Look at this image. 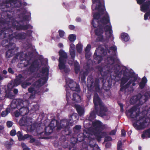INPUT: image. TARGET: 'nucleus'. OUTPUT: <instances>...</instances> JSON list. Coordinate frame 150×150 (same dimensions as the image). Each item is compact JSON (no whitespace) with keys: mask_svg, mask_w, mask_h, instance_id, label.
<instances>
[{"mask_svg":"<svg viewBox=\"0 0 150 150\" xmlns=\"http://www.w3.org/2000/svg\"><path fill=\"white\" fill-rule=\"evenodd\" d=\"M103 8L104 11L103 13H102L100 12L97 9H96V7L95 8V10L98 11V12H96L93 14V19L92 20L91 24L94 28H97L98 26V24H99V19L101 16H102L104 14V11L105 10V7Z\"/></svg>","mask_w":150,"mask_h":150,"instance_id":"obj_9","label":"nucleus"},{"mask_svg":"<svg viewBox=\"0 0 150 150\" xmlns=\"http://www.w3.org/2000/svg\"><path fill=\"white\" fill-rule=\"evenodd\" d=\"M93 102L95 106V111L98 115L100 117L106 116L107 111V107L105 106L98 94L94 93L93 97Z\"/></svg>","mask_w":150,"mask_h":150,"instance_id":"obj_2","label":"nucleus"},{"mask_svg":"<svg viewBox=\"0 0 150 150\" xmlns=\"http://www.w3.org/2000/svg\"><path fill=\"white\" fill-rule=\"evenodd\" d=\"M39 66V64L37 60L33 61L28 68V70L31 73L35 72Z\"/></svg>","mask_w":150,"mask_h":150,"instance_id":"obj_19","label":"nucleus"},{"mask_svg":"<svg viewBox=\"0 0 150 150\" xmlns=\"http://www.w3.org/2000/svg\"><path fill=\"white\" fill-rule=\"evenodd\" d=\"M131 76L129 75L128 76H123L121 79L120 86H122L124 85V84L126 83L128 81L129 79L130 78H133L134 73H130Z\"/></svg>","mask_w":150,"mask_h":150,"instance_id":"obj_25","label":"nucleus"},{"mask_svg":"<svg viewBox=\"0 0 150 150\" xmlns=\"http://www.w3.org/2000/svg\"><path fill=\"white\" fill-rule=\"evenodd\" d=\"M99 26L98 28L95 30V34L97 35H103V26L102 25H100L98 24V27Z\"/></svg>","mask_w":150,"mask_h":150,"instance_id":"obj_33","label":"nucleus"},{"mask_svg":"<svg viewBox=\"0 0 150 150\" xmlns=\"http://www.w3.org/2000/svg\"><path fill=\"white\" fill-rule=\"evenodd\" d=\"M1 17L0 18V25H3L4 27H6L7 25L9 27L12 17L9 16V17H7L4 13H2Z\"/></svg>","mask_w":150,"mask_h":150,"instance_id":"obj_13","label":"nucleus"},{"mask_svg":"<svg viewBox=\"0 0 150 150\" xmlns=\"http://www.w3.org/2000/svg\"><path fill=\"white\" fill-rule=\"evenodd\" d=\"M16 134L19 141L25 140L26 139L28 138L29 136L28 134H26L23 136L21 131H18Z\"/></svg>","mask_w":150,"mask_h":150,"instance_id":"obj_36","label":"nucleus"},{"mask_svg":"<svg viewBox=\"0 0 150 150\" xmlns=\"http://www.w3.org/2000/svg\"><path fill=\"white\" fill-rule=\"evenodd\" d=\"M83 133H81L78 134L77 136V138L72 137L71 139V143L75 144L76 143L77 141L81 142L84 141L86 139L88 142L92 138V135L90 133L89 130L84 129Z\"/></svg>","mask_w":150,"mask_h":150,"instance_id":"obj_7","label":"nucleus"},{"mask_svg":"<svg viewBox=\"0 0 150 150\" xmlns=\"http://www.w3.org/2000/svg\"><path fill=\"white\" fill-rule=\"evenodd\" d=\"M150 8V0L144 2L141 6V10L142 11H147Z\"/></svg>","mask_w":150,"mask_h":150,"instance_id":"obj_29","label":"nucleus"},{"mask_svg":"<svg viewBox=\"0 0 150 150\" xmlns=\"http://www.w3.org/2000/svg\"><path fill=\"white\" fill-rule=\"evenodd\" d=\"M49 69L47 67H42L41 72L43 74H45L46 76H48L49 75Z\"/></svg>","mask_w":150,"mask_h":150,"instance_id":"obj_50","label":"nucleus"},{"mask_svg":"<svg viewBox=\"0 0 150 150\" xmlns=\"http://www.w3.org/2000/svg\"><path fill=\"white\" fill-rule=\"evenodd\" d=\"M114 56H109L107 57L106 62L108 64L112 65L114 63L115 58Z\"/></svg>","mask_w":150,"mask_h":150,"instance_id":"obj_41","label":"nucleus"},{"mask_svg":"<svg viewBox=\"0 0 150 150\" xmlns=\"http://www.w3.org/2000/svg\"><path fill=\"white\" fill-rule=\"evenodd\" d=\"M96 136V139L98 142H100L101 140V139L102 137H106L107 133L106 132H99L96 133L94 134Z\"/></svg>","mask_w":150,"mask_h":150,"instance_id":"obj_31","label":"nucleus"},{"mask_svg":"<svg viewBox=\"0 0 150 150\" xmlns=\"http://www.w3.org/2000/svg\"><path fill=\"white\" fill-rule=\"evenodd\" d=\"M47 81L46 78H43L42 79H40L38 80L35 81L33 85L35 86L37 88H39L43 85H44Z\"/></svg>","mask_w":150,"mask_h":150,"instance_id":"obj_23","label":"nucleus"},{"mask_svg":"<svg viewBox=\"0 0 150 150\" xmlns=\"http://www.w3.org/2000/svg\"><path fill=\"white\" fill-rule=\"evenodd\" d=\"M121 39L123 41L127 42L129 40V37L127 33H122L121 34Z\"/></svg>","mask_w":150,"mask_h":150,"instance_id":"obj_42","label":"nucleus"},{"mask_svg":"<svg viewBox=\"0 0 150 150\" xmlns=\"http://www.w3.org/2000/svg\"><path fill=\"white\" fill-rule=\"evenodd\" d=\"M89 145L92 148V150H100L98 145L96 144L95 139L93 138L89 142Z\"/></svg>","mask_w":150,"mask_h":150,"instance_id":"obj_22","label":"nucleus"},{"mask_svg":"<svg viewBox=\"0 0 150 150\" xmlns=\"http://www.w3.org/2000/svg\"><path fill=\"white\" fill-rule=\"evenodd\" d=\"M107 78H101V82L103 83V89L105 91H108L111 88V84L109 83V81H108V84L106 85L104 82L105 79Z\"/></svg>","mask_w":150,"mask_h":150,"instance_id":"obj_35","label":"nucleus"},{"mask_svg":"<svg viewBox=\"0 0 150 150\" xmlns=\"http://www.w3.org/2000/svg\"><path fill=\"white\" fill-rule=\"evenodd\" d=\"M141 136L143 139H144L146 137L150 138V128L144 131Z\"/></svg>","mask_w":150,"mask_h":150,"instance_id":"obj_43","label":"nucleus"},{"mask_svg":"<svg viewBox=\"0 0 150 150\" xmlns=\"http://www.w3.org/2000/svg\"><path fill=\"white\" fill-rule=\"evenodd\" d=\"M30 123L28 124V126H27V129H28L30 132H32L35 130L36 128V127L34 124L31 123L30 125Z\"/></svg>","mask_w":150,"mask_h":150,"instance_id":"obj_49","label":"nucleus"},{"mask_svg":"<svg viewBox=\"0 0 150 150\" xmlns=\"http://www.w3.org/2000/svg\"><path fill=\"white\" fill-rule=\"evenodd\" d=\"M137 106H133L128 110V113H126V114L127 115L129 114L130 118L134 119L136 121V122L133 124V126L134 127H136L138 129L139 125L137 124V123L142 120L144 117L142 116H139L140 112H137Z\"/></svg>","mask_w":150,"mask_h":150,"instance_id":"obj_5","label":"nucleus"},{"mask_svg":"<svg viewBox=\"0 0 150 150\" xmlns=\"http://www.w3.org/2000/svg\"><path fill=\"white\" fill-rule=\"evenodd\" d=\"M33 31L32 30H28L27 31L26 33V38L27 36L28 37H30L32 35V33Z\"/></svg>","mask_w":150,"mask_h":150,"instance_id":"obj_62","label":"nucleus"},{"mask_svg":"<svg viewBox=\"0 0 150 150\" xmlns=\"http://www.w3.org/2000/svg\"><path fill=\"white\" fill-rule=\"evenodd\" d=\"M21 84L22 87L24 88H26L27 86L31 85V83L26 81L22 82Z\"/></svg>","mask_w":150,"mask_h":150,"instance_id":"obj_54","label":"nucleus"},{"mask_svg":"<svg viewBox=\"0 0 150 150\" xmlns=\"http://www.w3.org/2000/svg\"><path fill=\"white\" fill-rule=\"evenodd\" d=\"M110 49L114 51L115 54H113V56H116V54L115 52L117 50L116 46H112L110 47Z\"/></svg>","mask_w":150,"mask_h":150,"instance_id":"obj_63","label":"nucleus"},{"mask_svg":"<svg viewBox=\"0 0 150 150\" xmlns=\"http://www.w3.org/2000/svg\"><path fill=\"white\" fill-rule=\"evenodd\" d=\"M24 79V76L21 74H18L16 76V78L14 80L13 83L14 85H9L8 84V88H9L10 86H11V88H12L14 86H17L20 84L23 81Z\"/></svg>","mask_w":150,"mask_h":150,"instance_id":"obj_14","label":"nucleus"},{"mask_svg":"<svg viewBox=\"0 0 150 150\" xmlns=\"http://www.w3.org/2000/svg\"><path fill=\"white\" fill-rule=\"evenodd\" d=\"M29 118L22 117L19 122V123L21 126H28L30 122Z\"/></svg>","mask_w":150,"mask_h":150,"instance_id":"obj_27","label":"nucleus"},{"mask_svg":"<svg viewBox=\"0 0 150 150\" xmlns=\"http://www.w3.org/2000/svg\"><path fill=\"white\" fill-rule=\"evenodd\" d=\"M71 81V82L73 83V84H74V86H75V87H71V86L70 85V90L73 91H76L77 92H80V89L79 85L77 84L76 82L74 81Z\"/></svg>","mask_w":150,"mask_h":150,"instance_id":"obj_38","label":"nucleus"},{"mask_svg":"<svg viewBox=\"0 0 150 150\" xmlns=\"http://www.w3.org/2000/svg\"><path fill=\"white\" fill-rule=\"evenodd\" d=\"M74 71L76 74L78 73L80 69V67L79 62L77 61L75 62L74 63Z\"/></svg>","mask_w":150,"mask_h":150,"instance_id":"obj_46","label":"nucleus"},{"mask_svg":"<svg viewBox=\"0 0 150 150\" xmlns=\"http://www.w3.org/2000/svg\"><path fill=\"white\" fill-rule=\"evenodd\" d=\"M96 117V115L95 112H92L90 114V115L89 117L90 120L94 119Z\"/></svg>","mask_w":150,"mask_h":150,"instance_id":"obj_61","label":"nucleus"},{"mask_svg":"<svg viewBox=\"0 0 150 150\" xmlns=\"http://www.w3.org/2000/svg\"><path fill=\"white\" fill-rule=\"evenodd\" d=\"M23 100L21 99H13L11 103V107L13 109L16 108L19 109L21 106L23 105Z\"/></svg>","mask_w":150,"mask_h":150,"instance_id":"obj_15","label":"nucleus"},{"mask_svg":"<svg viewBox=\"0 0 150 150\" xmlns=\"http://www.w3.org/2000/svg\"><path fill=\"white\" fill-rule=\"evenodd\" d=\"M58 122L57 120L53 119L48 126L45 127V134L46 136H49L52 132L53 129L57 126Z\"/></svg>","mask_w":150,"mask_h":150,"instance_id":"obj_10","label":"nucleus"},{"mask_svg":"<svg viewBox=\"0 0 150 150\" xmlns=\"http://www.w3.org/2000/svg\"><path fill=\"white\" fill-rule=\"evenodd\" d=\"M5 96L6 97L11 99H13L14 98V95L12 94V93L10 92L8 93L6 92Z\"/></svg>","mask_w":150,"mask_h":150,"instance_id":"obj_58","label":"nucleus"},{"mask_svg":"<svg viewBox=\"0 0 150 150\" xmlns=\"http://www.w3.org/2000/svg\"><path fill=\"white\" fill-rule=\"evenodd\" d=\"M88 71H83L82 73L81 72L79 74V78L81 79V82L83 84L86 83V77L88 75Z\"/></svg>","mask_w":150,"mask_h":150,"instance_id":"obj_30","label":"nucleus"},{"mask_svg":"<svg viewBox=\"0 0 150 150\" xmlns=\"http://www.w3.org/2000/svg\"><path fill=\"white\" fill-rule=\"evenodd\" d=\"M72 100L76 103H80L81 101V97L76 93H74L73 94Z\"/></svg>","mask_w":150,"mask_h":150,"instance_id":"obj_40","label":"nucleus"},{"mask_svg":"<svg viewBox=\"0 0 150 150\" xmlns=\"http://www.w3.org/2000/svg\"><path fill=\"white\" fill-rule=\"evenodd\" d=\"M69 52L71 56V58L73 60L75 57V49H69Z\"/></svg>","mask_w":150,"mask_h":150,"instance_id":"obj_53","label":"nucleus"},{"mask_svg":"<svg viewBox=\"0 0 150 150\" xmlns=\"http://www.w3.org/2000/svg\"><path fill=\"white\" fill-rule=\"evenodd\" d=\"M77 116L76 115H72L69 117V120L67 119H63L61 120L59 127H57V129L60 130L61 128L64 129V131L65 132L64 134L66 135H69L71 133V131L70 129V125H71L74 123L77 119Z\"/></svg>","mask_w":150,"mask_h":150,"instance_id":"obj_3","label":"nucleus"},{"mask_svg":"<svg viewBox=\"0 0 150 150\" xmlns=\"http://www.w3.org/2000/svg\"><path fill=\"white\" fill-rule=\"evenodd\" d=\"M91 83H88L87 82V87L88 90V91H93L94 86H93V81L92 79L90 80Z\"/></svg>","mask_w":150,"mask_h":150,"instance_id":"obj_47","label":"nucleus"},{"mask_svg":"<svg viewBox=\"0 0 150 150\" xmlns=\"http://www.w3.org/2000/svg\"><path fill=\"white\" fill-rule=\"evenodd\" d=\"M103 3L102 4L100 0H92V2L93 4H95L96 2L98 4H96V9H97L100 12L103 13L104 11V8L105 7L104 1H103Z\"/></svg>","mask_w":150,"mask_h":150,"instance_id":"obj_16","label":"nucleus"},{"mask_svg":"<svg viewBox=\"0 0 150 150\" xmlns=\"http://www.w3.org/2000/svg\"><path fill=\"white\" fill-rule=\"evenodd\" d=\"M69 40L71 42H74L76 39V36L75 35H70L69 36Z\"/></svg>","mask_w":150,"mask_h":150,"instance_id":"obj_57","label":"nucleus"},{"mask_svg":"<svg viewBox=\"0 0 150 150\" xmlns=\"http://www.w3.org/2000/svg\"><path fill=\"white\" fill-rule=\"evenodd\" d=\"M21 4V1L18 0H6L0 4V9L2 11V13H4L7 17H9V16H11L8 14V13L14 12V8L19 7Z\"/></svg>","mask_w":150,"mask_h":150,"instance_id":"obj_1","label":"nucleus"},{"mask_svg":"<svg viewBox=\"0 0 150 150\" xmlns=\"http://www.w3.org/2000/svg\"><path fill=\"white\" fill-rule=\"evenodd\" d=\"M59 56L58 59L59 69L60 70H64V72L67 73L70 71V69L66 65L67 59L68 58L67 53L63 50L61 49L59 52Z\"/></svg>","mask_w":150,"mask_h":150,"instance_id":"obj_4","label":"nucleus"},{"mask_svg":"<svg viewBox=\"0 0 150 150\" xmlns=\"http://www.w3.org/2000/svg\"><path fill=\"white\" fill-rule=\"evenodd\" d=\"M75 108L79 115L81 116L83 115L84 113V109L80 105H76Z\"/></svg>","mask_w":150,"mask_h":150,"instance_id":"obj_37","label":"nucleus"},{"mask_svg":"<svg viewBox=\"0 0 150 150\" xmlns=\"http://www.w3.org/2000/svg\"><path fill=\"white\" fill-rule=\"evenodd\" d=\"M98 36L96 39V41L97 42L102 41L103 39V35H97Z\"/></svg>","mask_w":150,"mask_h":150,"instance_id":"obj_59","label":"nucleus"},{"mask_svg":"<svg viewBox=\"0 0 150 150\" xmlns=\"http://www.w3.org/2000/svg\"><path fill=\"white\" fill-rule=\"evenodd\" d=\"M22 20L17 21L15 20L12 17L8 27L11 28L13 27L17 31L25 30L29 29H32L33 27L30 24L23 25L21 24L23 23Z\"/></svg>","mask_w":150,"mask_h":150,"instance_id":"obj_6","label":"nucleus"},{"mask_svg":"<svg viewBox=\"0 0 150 150\" xmlns=\"http://www.w3.org/2000/svg\"><path fill=\"white\" fill-rule=\"evenodd\" d=\"M65 87H66V88L65 89L66 91V97L67 100V104H68V100H69L70 96V89L68 88V87L67 86V85H65Z\"/></svg>","mask_w":150,"mask_h":150,"instance_id":"obj_48","label":"nucleus"},{"mask_svg":"<svg viewBox=\"0 0 150 150\" xmlns=\"http://www.w3.org/2000/svg\"><path fill=\"white\" fill-rule=\"evenodd\" d=\"M58 33L61 38H62L64 36L65 33L63 30H59L58 31Z\"/></svg>","mask_w":150,"mask_h":150,"instance_id":"obj_64","label":"nucleus"},{"mask_svg":"<svg viewBox=\"0 0 150 150\" xmlns=\"http://www.w3.org/2000/svg\"><path fill=\"white\" fill-rule=\"evenodd\" d=\"M101 78H105L103 77H100L99 78H96L94 83V86L95 91L98 93L100 92L101 91L99 85V83L100 81H101V79L100 80V79Z\"/></svg>","mask_w":150,"mask_h":150,"instance_id":"obj_28","label":"nucleus"},{"mask_svg":"<svg viewBox=\"0 0 150 150\" xmlns=\"http://www.w3.org/2000/svg\"><path fill=\"white\" fill-rule=\"evenodd\" d=\"M112 27L111 25H107L103 26V29H104L105 34L108 36L109 38H110L112 36Z\"/></svg>","mask_w":150,"mask_h":150,"instance_id":"obj_21","label":"nucleus"},{"mask_svg":"<svg viewBox=\"0 0 150 150\" xmlns=\"http://www.w3.org/2000/svg\"><path fill=\"white\" fill-rule=\"evenodd\" d=\"M23 105H22L20 106L19 109V111L20 112L21 115L24 116L27 115L29 112V110L28 107H26L23 106Z\"/></svg>","mask_w":150,"mask_h":150,"instance_id":"obj_32","label":"nucleus"},{"mask_svg":"<svg viewBox=\"0 0 150 150\" xmlns=\"http://www.w3.org/2000/svg\"><path fill=\"white\" fill-rule=\"evenodd\" d=\"M94 60L95 62L98 64L100 63L102 61L103 58L101 55H98L96 51V50L93 55Z\"/></svg>","mask_w":150,"mask_h":150,"instance_id":"obj_34","label":"nucleus"},{"mask_svg":"<svg viewBox=\"0 0 150 150\" xmlns=\"http://www.w3.org/2000/svg\"><path fill=\"white\" fill-rule=\"evenodd\" d=\"M103 25H106L110 23V17L108 13L106 12L104 15L100 18L99 20V23Z\"/></svg>","mask_w":150,"mask_h":150,"instance_id":"obj_20","label":"nucleus"},{"mask_svg":"<svg viewBox=\"0 0 150 150\" xmlns=\"http://www.w3.org/2000/svg\"><path fill=\"white\" fill-rule=\"evenodd\" d=\"M137 79V76H134L133 77V79H131L125 85L120 86L121 88L120 89V91H125L126 89L128 88L133 81H136Z\"/></svg>","mask_w":150,"mask_h":150,"instance_id":"obj_24","label":"nucleus"},{"mask_svg":"<svg viewBox=\"0 0 150 150\" xmlns=\"http://www.w3.org/2000/svg\"><path fill=\"white\" fill-rule=\"evenodd\" d=\"M5 46L6 48L8 49L6 52V57L7 58H9L14 54V50L16 47V44L12 42L9 41L8 45H6Z\"/></svg>","mask_w":150,"mask_h":150,"instance_id":"obj_11","label":"nucleus"},{"mask_svg":"<svg viewBox=\"0 0 150 150\" xmlns=\"http://www.w3.org/2000/svg\"><path fill=\"white\" fill-rule=\"evenodd\" d=\"M141 94L139 93L137 95L133 96L130 100V103L131 104H134L139 101L138 104L139 105H142L143 103H142V100L140 101V99L141 98Z\"/></svg>","mask_w":150,"mask_h":150,"instance_id":"obj_17","label":"nucleus"},{"mask_svg":"<svg viewBox=\"0 0 150 150\" xmlns=\"http://www.w3.org/2000/svg\"><path fill=\"white\" fill-rule=\"evenodd\" d=\"M71 81H74L70 79H68L66 80V85H67V86L70 88V85H71L72 87H74L75 86H74L73 83L71 82Z\"/></svg>","mask_w":150,"mask_h":150,"instance_id":"obj_51","label":"nucleus"},{"mask_svg":"<svg viewBox=\"0 0 150 150\" xmlns=\"http://www.w3.org/2000/svg\"><path fill=\"white\" fill-rule=\"evenodd\" d=\"M29 136L28 137V138H29L30 139L29 142L30 143H32L33 144L35 142V141L36 139L34 138H33L32 136L29 134Z\"/></svg>","mask_w":150,"mask_h":150,"instance_id":"obj_60","label":"nucleus"},{"mask_svg":"<svg viewBox=\"0 0 150 150\" xmlns=\"http://www.w3.org/2000/svg\"><path fill=\"white\" fill-rule=\"evenodd\" d=\"M127 68H125V69H122L120 72V73L121 74H122L123 76H128V72L127 71Z\"/></svg>","mask_w":150,"mask_h":150,"instance_id":"obj_56","label":"nucleus"},{"mask_svg":"<svg viewBox=\"0 0 150 150\" xmlns=\"http://www.w3.org/2000/svg\"><path fill=\"white\" fill-rule=\"evenodd\" d=\"M26 33L23 32H15L14 33L12 32L11 34H9L8 40H4L2 41V44L3 45L4 43H8V41L12 42V40L14 38L18 40H24L26 38Z\"/></svg>","mask_w":150,"mask_h":150,"instance_id":"obj_8","label":"nucleus"},{"mask_svg":"<svg viewBox=\"0 0 150 150\" xmlns=\"http://www.w3.org/2000/svg\"><path fill=\"white\" fill-rule=\"evenodd\" d=\"M13 139H11L9 142L7 141L5 142L4 144L5 146L8 149H11V145L13 144Z\"/></svg>","mask_w":150,"mask_h":150,"instance_id":"obj_44","label":"nucleus"},{"mask_svg":"<svg viewBox=\"0 0 150 150\" xmlns=\"http://www.w3.org/2000/svg\"><path fill=\"white\" fill-rule=\"evenodd\" d=\"M122 142L121 141H119L117 144V150H122Z\"/></svg>","mask_w":150,"mask_h":150,"instance_id":"obj_55","label":"nucleus"},{"mask_svg":"<svg viewBox=\"0 0 150 150\" xmlns=\"http://www.w3.org/2000/svg\"><path fill=\"white\" fill-rule=\"evenodd\" d=\"M76 47L77 52L79 53H81L82 50V45L81 44L79 43L76 45Z\"/></svg>","mask_w":150,"mask_h":150,"instance_id":"obj_52","label":"nucleus"},{"mask_svg":"<svg viewBox=\"0 0 150 150\" xmlns=\"http://www.w3.org/2000/svg\"><path fill=\"white\" fill-rule=\"evenodd\" d=\"M96 69H97L98 71L100 73L101 76L102 77L107 78L110 76V74L109 71H103V68L101 66L98 65L96 67Z\"/></svg>","mask_w":150,"mask_h":150,"instance_id":"obj_18","label":"nucleus"},{"mask_svg":"<svg viewBox=\"0 0 150 150\" xmlns=\"http://www.w3.org/2000/svg\"><path fill=\"white\" fill-rule=\"evenodd\" d=\"M13 30L8 27H4L2 28H1L0 30V36L2 34L6 35V34H9L13 32Z\"/></svg>","mask_w":150,"mask_h":150,"instance_id":"obj_26","label":"nucleus"},{"mask_svg":"<svg viewBox=\"0 0 150 150\" xmlns=\"http://www.w3.org/2000/svg\"><path fill=\"white\" fill-rule=\"evenodd\" d=\"M28 91L29 93H31L30 97V98H32L33 96H35L36 93V91L33 87H30L28 88Z\"/></svg>","mask_w":150,"mask_h":150,"instance_id":"obj_45","label":"nucleus"},{"mask_svg":"<svg viewBox=\"0 0 150 150\" xmlns=\"http://www.w3.org/2000/svg\"><path fill=\"white\" fill-rule=\"evenodd\" d=\"M93 130L94 134L99 132H101L105 129V126L99 120H96L92 122Z\"/></svg>","mask_w":150,"mask_h":150,"instance_id":"obj_12","label":"nucleus"},{"mask_svg":"<svg viewBox=\"0 0 150 150\" xmlns=\"http://www.w3.org/2000/svg\"><path fill=\"white\" fill-rule=\"evenodd\" d=\"M150 96V94L148 92H146L145 93L144 95L141 94V97L140 99V101L142 100V103H143L146 102Z\"/></svg>","mask_w":150,"mask_h":150,"instance_id":"obj_39","label":"nucleus"}]
</instances>
